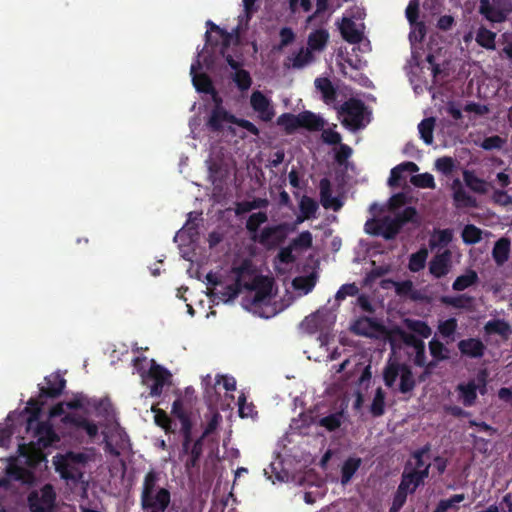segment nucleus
Wrapping results in <instances>:
<instances>
[{
    "mask_svg": "<svg viewBox=\"0 0 512 512\" xmlns=\"http://www.w3.org/2000/svg\"><path fill=\"white\" fill-rule=\"evenodd\" d=\"M160 474L154 469L149 470L143 479L140 493L142 512H166L171 503L170 491L159 485Z\"/></svg>",
    "mask_w": 512,
    "mask_h": 512,
    "instance_id": "nucleus-1",
    "label": "nucleus"
},
{
    "mask_svg": "<svg viewBox=\"0 0 512 512\" xmlns=\"http://www.w3.org/2000/svg\"><path fill=\"white\" fill-rule=\"evenodd\" d=\"M181 447L179 460L183 463L186 473L190 476L199 473L201 459L204 452V439L198 437L193 439L192 429L181 432Z\"/></svg>",
    "mask_w": 512,
    "mask_h": 512,
    "instance_id": "nucleus-2",
    "label": "nucleus"
},
{
    "mask_svg": "<svg viewBox=\"0 0 512 512\" xmlns=\"http://www.w3.org/2000/svg\"><path fill=\"white\" fill-rule=\"evenodd\" d=\"M56 492L52 484L47 483L39 490L28 494L27 504L30 512H55Z\"/></svg>",
    "mask_w": 512,
    "mask_h": 512,
    "instance_id": "nucleus-3",
    "label": "nucleus"
},
{
    "mask_svg": "<svg viewBox=\"0 0 512 512\" xmlns=\"http://www.w3.org/2000/svg\"><path fill=\"white\" fill-rule=\"evenodd\" d=\"M338 112L341 115H346V118L342 121L343 125L350 127L352 130H359L365 127L364 115L366 106L362 100L350 98L340 106Z\"/></svg>",
    "mask_w": 512,
    "mask_h": 512,
    "instance_id": "nucleus-4",
    "label": "nucleus"
},
{
    "mask_svg": "<svg viewBox=\"0 0 512 512\" xmlns=\"http://www.w3.org/2000/svg\"><path fill=\"white\" fill-rule=\"evenodd\" d=\"M150 363L151 366L143 383L150 386L152 397H160L164 387L171 384L172 374L168 369L157 364L154 359H151Z\"/></svg>",
    "mask_w": 512,
    "mask_h": 512,
    "instance_id": "nucleus-5",
    "label": "nucleus"
},
{
    "mask_svg": "<svg viewBox=\"0 0 512 512\" xmlns=\"http://www.w3.org/2000/svg\"><path fill=\"white\" fill-rule=\"evenodd\" d=\"M511 10L510 0H480L479 13L493 23L506 21Z\"/></svg>",
    "mask_w": 512,
    "mask_h": 512,
    "instance_id": "nucleus-6",
    "label": "nucleus"
},
{
    "mask_svg": "<svg viewBox=\"0 0 512 512\" xmlns=\"http://www.w3.org/2000/svg\"><path fill=\"white\" fill-rule=\"evenodd\" d=\"M287 237V225L282 223L274 226H267L252 236V241L258 242L264 247H275L284 242Z\"/></svg>",
    "mask_w": 512,
    "mask_h": 512,
    "instance_id": "nucleus-7",
    "label": "nucleus"
},
{
    "mask_svg": "<svg viewBox=\"0 0 512 512\" xmlns=\"http://www.w3.org/2000/svg\"><path fill=\"white\" fill-rule=\"evenodd\" d=\"M273 280L267 276L258 275L250 283H244V288L254 291L252 299L253 305H260L268 301L271 297Z\"/></svg>",
    "mask_w": 512,
    "mask_h": 512,
    "instance_id": "nucleus-8",
    "label": "nucleus"
},
{
    "mask_svg": "<svg viewBox=\"0 0 512 512\" xmlns=\"http://www.w3.org/2000/svg\"><path fill=\"white\" fill-rule=\"evenodd\" d=\"M27 433L31 434V436L36 439L38 446L43 449L60 441L59 436L48 421L35 420L32 430Z\"/></svg>",
    "mask_w": 512,
    "mask_h": 512,
    "instance_id": "nucleus-9",
    "label": "nucleus"
},
{
    "mask_svg": "<svg viewBox=\"0 0 512 512\" xmlns=\"http://www.w3.org/2000/svg\"><path fill=\"white\" fill-rule=\"evenodd\" d=\"M66 408L70 410H86L87 407H92L99 414H105L110 406L109 402L104 399H90L83 393H77L74 397L65 402Z\"/></svg>",
    "mask_w": 512,
    "mask_h": 512,
    "instance_id": "nucleus-10",
    "label": "nucleus"
},
{
    "mask_svg": "<svg viewBox=\"0 0 512 512\" xmlns=\"http://www.w3.org/2000/svg\"><path fill=\"white\" fill-rule=\"evenodd\" d=\"M250 104L252 109L258 113L259 118L264 122H269L273 119L275 111L270 103V100L259 90L252 93L250 97Z\"/></svg>",
    "mask_w": 512,
    "mask_h": 512,
    "instance_id": "nucleus-11",
    "label": "nucleus"
},
{
    "mask_svg": "<svg viewBox=\"0 0 512 512\" xmlns=\"http://www.w3.org/2000/svg\"><path fill=\"white\" fill-rule=\"evenodd\" d=\"M451 267L452 253L450 250L437 253L429 262V272L436 279L445 277L450 272Z\"/></svg>",
    "mask_w": 512,
    "mask_h": 512,
    "instance_id": "nucleus-12",
    "label": "nucleus"
},
{
    "mask_svg": "<svg viewBox=\"0 0 512 512\" xmlns=\"http://www.w3.org/2000/svg\"><path fill=\"white\" fill-rule=\"evenodd\" d=\"M47 386L39 385L40 398L55 399L59 397L66 386V380L58 373L45 377Z\"/></svg>",
    "mask_w": 512,
    "mask_h": 512,
    "instance_id": "nucleus-13",
    "label": "nucleus"
},
{
    "mask_svg": "<svg viewBox=\"0 0 512 512\" xmlns=\"http://www.w3.org/2000/svg\"><path fill=\"white\" fill-rule=\"evenodd\" d=\"M47 399L48 398H40V394L36 398H30L27 402V407L24 410L29 414V416L26 417L22 414L18 415V418H21L25 423L26 432H30L32 430L33 423H35V420L39 419Z\"/></svg>",
    "mask_w": 512,
    "mask_h": 512,
    "instance_id": "nucleus-14",
    "label": "nucleus"
},
{
    "mask_svg": "<svg viewBox=\"0 0 512 512\" xmlns=\"http://www.w3.org/2000/svg\"><path fill=\"white\" fill-rule=\"evenodd\" d=\"M410 463L408 462L405 465L404 472L402 474L401 483L406 484V487L411 489L412 491H416V489L423 484L424 480L429 476L430 464H426L424 469H411L408 470Z\"/></svg>",
    "mask_w": 512,
    "mask_h": 512,
    "instance_id": "nucleus-15",
    "label": "nucleus"
},
{
    "mask_svg": "<svg viewBox=\"0 0 512 512\" xmlns=\"http://www.w3.org/2000/svg\"><path fill=\"white\" fill-rule=\"evenodd\" d=\"M457 347L462 356L473 359H480L486 351L485 344L479 338H467L460 340Z\"/></svg>",
    "mask_w": 512,
    "mask_h": 512,
    "instance_id": "nucleus-16",
    "label": "nucleus"
},
{
    "mask_svg": "<svg viewBox=\"0 0 512 512\" xmlns=\"http://www.w3.org/2000/svg\"><path fill=\"white\" fill-rule=\"evenodd\" d=\"M235 115L229 113L223 106L214 107L211 110L207 126L212 132H221L225 123H234Z\"/></svg>",
    "mask_w": 512,
    "mask_h": 512,
    "instance_id": "nucleus-17",
    "label": "nucleus"
},
{
    "mask_svg": "<svg viewBox=\"0 0 512 512\" xmlns=\"http://www.w3.org/2000/svg\"><path fill=\"white\" fill-rule=\"evenodd\" d=\"M201 69V63L197 58L191 65L190 74L192 76V82L195 89L202 93L214 92V85L211 78L205 73H197V70Z\"/></svg>",
    "mask_w": 512,
    "mask_h": 512,
    "instance_id": "nucleus-18",
    "label": "nucleus"
},
{
    "mask_svg": "<svg viewBox=\"0 0 512 512\" xmlns=\"http://www.w3.org/2000/svg\"><path fill=\"white\" fill-rule=\"evenodd\" d=\"M227 64L236 72L233 76V81L241 91L248 90L252 85V78L250 73L245 69H240L241 63L236 61L232 55L227 54L225 57Z\"/></svg>",
    "mask_w": 512,
    "mask_h": 512,
    "instance_id": "nucleus-19",
    "label": "nucleus"
},
{
    "mask_svg": "<svg viewBox=\"0 0 512 512\" xmlns=\"http://www.w3.org/2000/svg\"><path fill=\"white\" fill-rule=\"evenodd\" d=\"M320 200L325 209L332 208L338 211L342 207V203L338 198L332 196V185L328 178H322L319 182Z\"/></svg>",
    "mask_w": 512,
    "mask_h": 512,
    "instance_id": "nucleus-20",
    "label": "nucleus"
},
{
    "mask_svg": "<svg viewBox=\"0 0 512 512\" xmlns=\"http://www.w3.org/2000/svg\"><path fill=\"white\" fill-rule=\"evenodd\" d=\"M453 188V199L457 207H477L476 198L469 195L463 188L459 179H455L452 184Z\"/></svg>",
    "mask_w": 512,
    "mask_h": 512,
    "instance_id": "nucleus-21",
    "label": "nucleus"
},
{
    "mask_svg": "<svg viewBox=\"0 0 512 512\" xmlns=\"http://www.w3.org/2000/svg\"><path fill=\"white\" fill-rule=\"evenodd\" d=\"M511 240L508 237L498 239L492 249V258L498 266L504 265L510 256Z\"/></svg>",
    "mask_w": 512,
    "mask_h": 512,
    "instance_id": "nucleus-22",
    "label": "nucleus"
},
{
    "mask_svg": "<svg viewBox=\"0 0 512 512\" xmlns=\"http://www.w3.org/2000/svg\"><path fill=\"white\" fill-rule=\"evenodd\" d=\"M340 33L345 41L350 44H357L362 40V33L357 29L351 18L344 17L339 27Z\"/></svg>",
    "mask_w": 512,
    "mask_h": 512,
    "instance_id": "nucleus-23",
    "label": "nucleus"
},
{
    "mask_svg": "<svg viewBox=\"0 0 512 512\" xmlns=\"http://www.w3.org/2000/svg\"><path fill=\"white\" fill-rule=\"evenodd\" d=\"M484 332L487 335L497 334L507 340L512 334V328L504 319H493L484 325Z\"/></svg>",
    "mask_w": 512,
    "mask_h": 512,
    "instance_id": "nucleus-24",
    "label": "nucleus"
},
{
    "mask_svg": "<svg viewBox=\"0 0 512 512\" xmlns=\"http://www.w3.org/2000/svg\"><path fill=\"white\" fill-rule=\"evenodd\" d=\"M299 122L300 128H305L309 131H320L325 125L324 119L311 111L299 113Z\"/></svg>",
    "mask_w": 512,
    "mask_h": 512,
    "instance_id": "nucleus-25",
    "label": "nucleus"
},
{
    "mask_svg": "<svg viewBox=\"0 0 512 512\" xmlns=\"http://www.w3.org/2000/svg\"><path fill=\"white\" fill-rule=\"evenodd\" d=\"M477 388L478 386L474 380H471L466 384L461 383L457 386L459 397L465 407H471L475 404L477 399Z\"/></svg>",
    "mask_w": 512,
    "mask_h": 512,
    "instance_id": "nucleus-26",
    "label": "nucleus"
},
{
    "mask_svg": "<svg viewBox=\"0 0 512 512\" xmlns=\"http://www.w3.org/2000/svg\"><path fill=\"white\" fill-rule=\"evenodd\" d=\"M6 474L10 479L20 481L23 484H32L35 481V476L32 471L15 464H11L7 467Z\"/></svg>",
    "mask_w": 512,
    "mask_h": 512,
    "instance_id": "nucleus-27",
    "label": "nucleus"
},
{
    "mask_svg": "<svg viewBox=\"0 0 512 512\" xmlns=\"http://www.w3.org/2000/svg\"><path fill=\"white\" fill-rule=\"evenodd\" d=\"M419 167L414 162H403L391 169L388 179V185L391 187L399 186L403 172H417Z\"/></svg>",
    "mask_w": 512,
    "mask_h": 512,
    "instance_id": "nucleus-28",
    "label": "nucleus"
},
{
    "mask_svg": "<svg viewBox=\"0 0 512 512\" xmlns=\"http://www.w3.org/2000/svg\"><path fill=\"white\" fill-rule=\"evenodd\" d=\"M362 464L359 457H348L341 467V484L347 485Z\"/></svg>",
    "mask_w": 512,
    "mask_h": 512,
    "instance_id": "nucleus-29",
    "label": "nucleus"
},
{
    "mask_svg": "<svg viewBox=\"0 0 512 512\" xmlns=\"http://www.w3.org/2000/svg\"><path fill=\"white\" fill-rule=\"evenodd\" d=\"M315 87L322 94V98L325 103L329 104L335 101L337 96L336 88L333 86L329 78L318 77L315 79Z\"/></svg>",
    "mask_w": 512,
    "mask_h": 512,
    "instance_id": "nucleus-30",
    "label": "nucleus"
},
{
    "mask_svg": "<svg viewBox=\"0 0 512 512\" xmlns=\"http://www.w3.org/2000/svg\"><path fill=\"white\" fill-rule=\"evenodd\" d=\"M171 413L174 417H176L180 423V433L189 429H193V423L189 416V414L184 410L183 403L180 398H177L172 404Z\"/></svg>",
    "mask_w": 512,
    "mask_h": 512,
    "instance_id": "nucleus-31",
    "label": "nucleus"
},
{
    "mask_svg": "<svg viewBox=\"0 0 512 512\" xmlns=\"http://www.w3.org/2000/svg\"><path fill=\"white\" fill-rule=\"evenodd\" d=\"M474 298L468 294H460L457 296H441L440 302L446 306L456 309H470L473 305Z\"/></svg>",
    "mask_w": 512,
    "mask_h": 512,
    "instance_id": "nucleus-32",
    "label": "nucleus"
},
{
    "mask_svg": "<svg viewBox=\"0 0 512 512\" xmlns=\"http://www.w3.org/2000/svg\"><path fill=\"white\" fill-rule=\"evenodd\" d=\"M329 33L325 29H318L308 36V48L313 51H322L327 45Z\"/></svg>",
    "mask_w": 512,
    "mask_h": 512,
    "instance_id": "nucleus-33",
    "label": "nucleus"
},
{
    "mask_svg": "<svg viewBox=\"0 0 512 512\" xmlns=\"http://www.w3.org/2000/svg\"><path fill=\"white\" fill-rule=\"evenodd\" d=\"M56 470L61 474V477L66 480L76 481L82 476L81 471L76 468L75 464L70 463L67 459L61 458V460L56 463Z\"/></svg>",
    "mask_w": 512,
    "mask_h": 512,
    "instance_id": "nucleus-34",
    "label": "nucleus"
},
{
    "mask_svg": "<svg viewBox=\"0 0 512 512\" xmlns=\"http://www.w3.org/2000/svg\"><path fill=\"white\" fill-rule=\"evenodd\" d=\"M318 208V203L313 198L304 195L299 202L301 216H298L297 222H302L305 219L314 217Z\"/></svg>",
    "mask_w": 512,
    "mask_h": 512,
    "instance_id": "nucleus-35",
    "label": "nucleus"
},
{
    "mask_svg": "<svg viewBox=\"0 0 512 512\" xmlns=\"http://www.w3.org/2000/svg\"><path fill=\"white\" fill-rule=\"evenodd\" d=\"M277 125L284 129L285 134L291 135L300 128L299 114L283 113L277 118Z\"/></svg>",
    "mask_w": 512,
    "mask_h": 512,
    "instance_id": "nucleus-36",
    "label": "nucleus"
},
{
    "mask_svg": "<svg viewBox=\"0 0 512 512\" xmlns=\"http://www.w3.org/2000/svg\"><path fill=\"white\" fill-rule=\"evenodd\" d=\"M478 280L479 277L476 271L469 269L465 274L458 276L454 280L452 288L455 291H464L465 289L475 285Z\"/></svg>",
    "mask_w": 512,
    "mask_h": 512,
    "instance_id": "nucleus-37",
    "label": "nucleus"
},
{
    "mask_svg": "<svg viewBox=\"0 0 512 512\" xmlns=\"http://www.w3.org/2000/svg\"><path fill=\"white\" fill-rule=\"evenodd\" d=\"M268 221V216L266 212L259 211L256 213H252L247 221H246V229L250 234V239L252 240V236L256 237L259 233V228L262 224Z\"/></svg>",
    "mask_w": 512,
    "mask_h": 512,
    "instance_id": "nucleus-38",
    "label": "nucleus"
},
{
    "mask_svg": "<svg viewBox=\"0 0 512 512\" xmlns=\"http://www.w3.org/2000/svg\"><path fill=\"white\" fill-rule=\"evenodd\" d=\"M495 39L496 33L481 26L476 33V42L479 46L487 49V50H495Z\"/></svg>",
    "mask_w": 512,
    "mask_h": 512,
    "instance_id": "nucleus-39",
    "label": "nucleus"
},
{
    "mask_svg": "<svg viewBox=\"0 0 512 512\" xmlns=\"http://www.w3.org/2000/svg\"><path fill=\"white\" fill-rule=\"evenodd\" d=\"M416 387V380L414 379L411 368L406 364L402 367L400 375L399 391L402 394L411 393Z\"/></svg>",
    "mask_w": 512,
    "mask_h": 512,
    "instance_id": "nucleus-40",
    "label": "nucleus"
},
{
    "mask_svg": "<svg viewBox=\"0 0 512 512\" xmlns=\"http://www.w3.org/2000/svg\"><path fill=\"white\" fill-rule=\"evenodd\" d=\"M382 229L380 230L385 240H393L401 231L399 224L396 222L394 217L385 216L382 218Z\"/></svg>",
    "mask_w": 512,
    "mask_h": 512,
    "instance_id": "nucleus-41",
    "label": "nucleus"
},
{
    "mask_svg": "<svg viewBox=\"0 0 512 512\" xmlns=\"http://www.w3.org/2000/svg\"><path fill=\"white\" fill-rule=\"evenodd\" d=\"M404 364L392 362L388 363L383 371V380L388 388H393L397 378L402 373V367Z\"/></svg>",
    "mask_w": 512,
    "mask_h": 512,
    "instance_id": "nucleus-42",
    "label": "nucleus"
},
{
    "mask_svg": "<svg viewBox=\"0 0 512 512\" xmlns=\"http://www.w3.org/2000/svg\"><path fill=\"white\" fill-rule=\"evenodd\" d=\"M151 410L154 413V421L157 426L161 427L166 434L175 432L173 422L164 410L156 406H152Z\"/></svg>",
    "mask_w": 512,
    "mask_h": 512,
    "instance_id": "nucleus-43",
    "label": "nucleus"
},
{
    "mask_svg": "<svg viewBox=\"0 0 512 512\" xmlns=\"http://www.w3.org/2000/svg\"><path fill=\"white\" fill-rule=\"evenodd\" d=\"M428 257V250L420 248L417 252L412 253L409 257L408 268L411 272H419L424 269Z\"/></svg>",
    "mask_w": 512,
    "mask_h": 512,
    "instance_id": "nucleus-44",
    "label": "nucleus"
},
{
    "mask_svg": "<svg viewBox=\"0 0 512 512\" xmlns=\"http://www.w3.org/2000/svg\"><path fill=\"white\" fill-rule=\"evenodd\" d=\"M294 69H301L314 61L313 52L310 49L301 48L293 57L288 58Z\"/></svg>",
    "mask_w": 512,
    "mask_h": 512,
    "instance_id": "nucleus-45",
    "label": "nucleus"
},
{
    "mask_svg": "<svg viewBox=\"0 0 512 512\" xmlns=\"http://www.w3.org/2000/svg\"><path fill=\"white\" fill-rule=\"evenodd\" d=\"M434 126L435 119L433 117L423 119L418 125L420 137L427 145H431L433 143Z\"/></svg>",
    "mask_w": 512,
    "mask_h": 512,
    "instance_id": "nucleus-46",
    "label": "nucleus"
},
{
    "mask_svg": "<svg viewBox=\"0 0 512 512\" xmlns=\"http://www.w3.org/2000/svg\"><path fill=\"white\" fill-rule=\"evenodd\" d=\"M462 240L467 245H474L481 241L482 230L474 224H467L461 233Z\"/></svg>",
    "mask_w": 512,
    "mask_h": 512,
    "instance_id": "nucleus-47",
    "label": "nucleus"
},
{
    "mask_svg": "<svg viewBox=\"0 0 512 512\" xmlns=\"http://www.w3.org/2000/svg\"><path fill=\"white\" fill-rule=\"evenodd\" d=\"M464 181L466 185L473 191L479 194H485L487 192L486 182L477 177L471 171H464Z\"/></svg>",
    "mask_w": 512,
    "mask_h": 512,
    "instance_id": "nucleus-48",
    "label": "nucleus"
},
{
    "mask_svg": "<svg viewBox=\"0 0 512 512\" xmlns=\"http://www.w3.org/2000/svg\"><path fill=\"white\" fill-rule=\"evenodd\" d=\"M430 354L436 361H444L449 358V349L438 339L432 338L429 342Z\"/></svg>",
    "mask_w": 512,
    "mask_h": 512,
    "instance_id": "nucleus-49",
    "label": "nucleus"
},
{
    "mask_svg": "<svg viewBox=\"0 0 512 512\" xmlns=\"http://www.w3.org/2000/svg\"><path fill=\"white\" fill-rule=\"evenodd\" d=\"M242 288H244V283H241L240 279H236L234 283L223 287L219 292V298L224 302L233 300L239 295Z\"/></svg>",
    "mask_w": 512,
    "mask_h": 512,
    "instance_id": "nucleus-50",
    "label": "nucleus"
},
{
    "mask_svg": "<svg viewBox=\"0 0 512 512\" xmlns=\"http://www.w3.org/2000/svg\"><path fill=\"white\" fill-rule=\"evenodd\" d=\"M370 412L374 417H380L385 413V392L380 387L375 391Z\"/></svg>",
    "mask_w": 512,
    "mask_h": 512,
    "instance_id": "nucleus-51",
    "label": "nucleus"
},
{
    "mask_svg": "<svg viewBox=\"0 0 512 512\" xmlns=\"http://www.w3.org/2000/svg\"><path fill=\"white\" fill-rule=\"evenodd\" d=\"M394 219L402 229L407 223H419L418 213L415 207L408 206L401 213H398Z\"/></svg>",
    "mask_w": 512,
    "mask_h": 512,
    "instance_id": "nucleus-52",
    "label": "nucleus"
},
{
    "mask_svg": "<svg viewBox=\"0 0 512 512\" xmlns=\"http://www.w3.org/2000/svg\"><path fill=\"white\" fill-rule=\"evenodd\" d=\"M374 328V321L369 317H362L354 322L351 330L356 335L370 336L371 330Z\"/></svg>",
    "mask_w": 512,
    "mask_h": 512,
    "instance_id": "nucleus-53",
    "label": "nucleus"
},
{
    "mask_svg": "<svg viewBox=\"0 0 512 512\" xmlns=\"http://www.w3.org/2000/svg\"><path fill=\"white\" fill-rule=\"evenodd\" d=\"M343 418L342 412H336L330 414L328 416L322 417L318 424L321 427H324L327 431L332 432L338 429L341 426Z\"/></svg>",
    "mask_w": 512,
    "mask_h": 512,
    "instance_id": "nucleus-54",
    "label": "nucleus"
},
{
    "mask_svg": "<svg viewBox=\"0 0 512 512\" xmlns=\"http://www.w3.org/2000/svg\"><path fill=\"white\" fill-rule=\"evenodd\" d=\"M465 500L464 494H454L448 499H441L433 512H446L449 509L457 508L456 504Z\"/></svg>",
    "mask_w": 512,
    "mask_h": 512,
    "instance_id": "nucleus-55",
    "label": "nucleus"
},
{
    "mask_svg": "<svg viewBox=\"0 0 512 512\" xmlns=\"http://www.w3.org/2000/svg\"><path fill=\"white\" fill-rule=\"evenodd\" d=\"M13 414L10 413L7 416V423L5 427L0 429V447L7 448L11 442V438L14 434L15 427L14 424L10 422L12 421Z\"/></svg>",
    "mask_w": 512,
    "mask_h": 512,
    "instance_id": "nucleus-56",
    "label": "nucleus"
},
{
    "mask_svg": "<svg viewBox=\"0 0 512 512\" xmlns=\"http://www.w3.org/2000/svg\"><path fill=\"white\" fill-rule=\"evenodd\" d=\"M411 183L418 188H435V180L432 174L426 172L411 177Z\"/></svg>",
    "mask_w": 512,
    "mask_h": 512,
    "instance_id": "nucleus-57",
    "label": "nucleus"
},
{
    "mask_svg": "<svg viewBox=\"0 0 512 512\" xmlns=\"http://www.w3.org/2000/svg\"><path fill=\"white\" fill-rule=\"evenodd\" d=\"M458 328V322L456 318H449L441 321L438 325V332L444 338H452Z\"/></svg>",
    "mask_w": 512,
    "mask_h": 512,
    "instance_id": "nucleus-58",
    "label": "nucleus"
},
{
    "mask_svg": "<svg viewBox=\"0 0 512 512\" xmlns=\"http://www.w3.org/2000/svg\"><path fill=\"white\" fill-rule=\"evenodd\" d=\"M219 36L221 38V50H220V53L225 58L227 56V55H225V52L229 48V46L231 45V42L233 41V39L234 38L238 39L239 27H236L233 30V32H228L227 30L223 29V30H221Z\"/></svg>",
    "mask_w": 512,
    "mask_h": 512,
    "instance_id": "nucleus-59",
    "label": "nucleus"
},
{
    "mask_svg": "<svg viewBox=\"0 0 512 512\" xmlns=\"http://www.w3.org/2000/svg\"><path fill=\"white\" fill-rule=\"evenodd\" d=\"M407 325L415 334L423 338H428L432 333L430 326L421 320H409Z\"/></svg>",
    "mask_w": 512,
    "mask_h": 512,
    "instance_id": "nucleus-60",
    "label": "nucleus"
},
{
    "mask_svg": "<svg viewBox=\"0 0 512 512\" xmlns=\"http://www.w3.org/2000/svg\"><path fill=\"white\" fill-rule=\"evenodd\" d=\"M87 421L88 419L86 417L75 413H67L62 417V422L65 425L71 426L77 430H81Z\"/></svg>",
    "mask_w": 512,
    "mask_h": 512,
    "instance_id": "nucleus-61",
    "label": "nucleus"
},
{
    "mask_svg": "<svg viewBox=\"0 0 512 512\" xmlns=\"http://www.w3.org/2000/svg\"><path fill=\"white\" fill-rule=\"evenodd\" d=\"M232 272L236 275V279H242L245 276H251L254 273V268L251 260L244 259L238 266L232 268Z\"/></svg>",
    "mask_w": 512,
    "mask_h": 512,
    "instance_id": "nucleus-62",
    "label": "nucleus"
},
{
    "mask_svg": "<svg viewBox=\"0 0 512 512\" xmlns=\"http://www.w3.org/2000/svg\"><path fill=\"white\" fill-rule=\"evenodd\" d=\"M436 169L442 174L448 176L451 175L455 169V162L453 158L444 156L440 157L435 161Z\"/></svg>",
    "mask_w": 512,
    "mask_h": 512,
    "instance_id": "nucleus-63",
    "label": "nucleus"
},
{
    "mask_svg": "<svg viewBox=\"0 0 512 512\" xmlns=\"http://www.w3.org/2000/svg\"><path fill=\"white\" fill-rule=\"evenodd\" d=\"M221 420L222 416L219 414V412L212 413L207 425L205 426L202 434L199 437L205 440L208 436H210L212 433L216 431Z\"/></svg>",
    "mask_w": 512,
    "mask_h": 512,
    "instance_id": "nucleus-64",
    "label": "nucleus"
}]
</instances>
